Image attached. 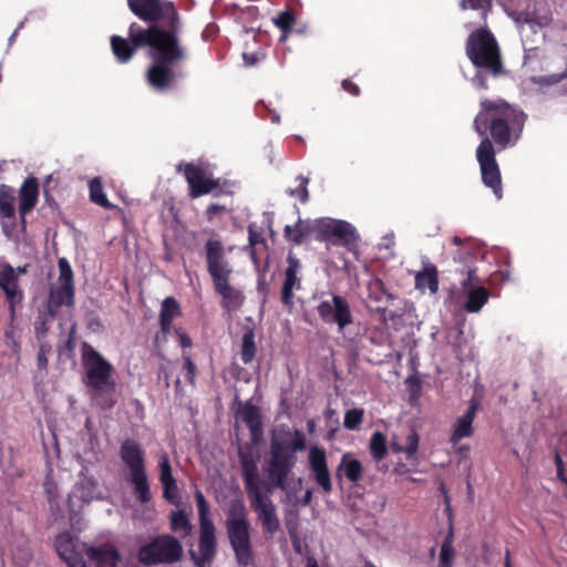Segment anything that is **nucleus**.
<instances>
[{
    "label": "nucleus",
    "instance_id": "obj_1",
    "mask_svg": "<svg viewBox=\"0 0 567 567\" xmlns=\"http://www.w3.org/2000/svg\"><path fill=\"white\" fill-rule=\"evenodd\" d=\"M127 35L111 37V49L116 61L122 64L128 63L137 50L146 49L152 59L145 74L147 84L161 93L173 89L177 78L174 66L186 58L166 45L167 35L156 28H143L136 22L130 24Z\"/></svg>",
    "mask_w": 567,
    "mask_h": 567
},
{
    "label": "nucleus",
    "instance_id": "obj_2",
    "mask_svg": "<svg viewBox=\"0 0 567 567\" xmlns=\"http://www.w3.org/2000/svg\"><path fill=\"white\" fill-rule=\"evenodd\" d=\"M307 447L306 435L300 430H295L291 441L272 439L269 456L264 465L267 480L264 483V492L248 496L251 508L257 513L265 534L274 535L280 527V520L276 513V506L270 495L276 489L287 491L288 478L297 464V452Z\"/></svg>",
    "mask_w": 567,
    "mask_h": 567
},
{
    "label": "nucleus",
    "instance_id": "obj_3",
    "mask_svg": "<svg viewBox=\"0 0 567 567\" xmlns=\"http://www.w3.org/2000/svg\"><path fill=\"white\" fill-rule=\"evenodd\" d=\"M527 114L517 105L502 97H484L473 121V130L482 138L480 144L489 143L501 152L514 147L522 138Z\"/></svg>",
    "mask_w": 567,
    "mask_h": 567
},
{
    "label": "nucleus",
    "instance_id": "obj_4",
    "mask_svg": "<svg viewBox=\"0 0 567 567\" xmlns=\"http://www.w3.org/2000/svg\"><path fill=\"white\" fill-rule=\"evenodd\" d=\"M465 52L477 70L471 80L476 89H488L487 74L493 78L506 74L498 42L487 28H480L470 33Z\"/></svg>",
    "mask_w": 567,
    "mask_h": 567
},
{
    "label": "nucleus",
    "instance_id": "obj_5",
    "mask_svg": "<svg viewBox=\"0 0 567 567\" xmlns=\"http://www.w3.org/2000/svg\"><path fill=\"white\" fill-rule=\"evenodd\" d=\"M131 12L148 22L145 28H156L167 35V45L187 59V51L181 42L182 20L173 2L168 0H127Z\"/></svg>",
    "mask_w": 567,
    "mask_h": 567
},
{
    "label": "nucleus",
    "instance_id": "obj_6",
    "mask_svg": "<svg viewBox=\"0 0 567 567\" xmlns=\"http://www.w3.org/2000/svg\"><path fill=\"white\" fill-rule=\"evenodd\" d=\"M203 255L214 289L223 299V306L229 310L240 308L245 296L230 285L233 267L221 239L216 235L208 238L204 244Z\"/></svg>",
    "mask_w": 567,
    "mask_h": 567
},
{
    "label": "nucleus",
    "instance_id": "obj_7",
    "mask_svg": "<svg viewBox=\"0 0 567 567\" xmlns=\"http://www.w3.org/2000/svg\"><path fill=\"white\" fill-rule=\"evenodd\" d=\"M82 363L85 370V385L94 404L102 410H110L116 404L115 386L112 379L113 365L90 343L81 346Z\"/></svg>",
    "mask_w": 567,
    "mask_h": 567
},
{
    "label": "nucleus",
    "instance_id": "obj_8",
    "mask_svg": "<svg viewBox=\"0 0 567 567\" xmlns=\"http://www.w3.org/2000/svg\"><path fill=\"white\" fill-rule=\"evenodd\" d=\"M227 536L239 567H254L255 554L250 542V525L243 504H234L226 520Z\"/></svg>",
    "mask_w": 567,
    "mask_h": 567
},
{
    "label": "nucleus",
    "instance_id": "obj_9",
    "mask_svg": "<svg viewBox=\"0 0 567 567\" xmlns=\"http://www.w3.org/2000/svg\"><path fill=\"white\" fill-rule=\"evenodd\" d=\"M120 457L130 470L127 481L133 485V493L140 504L152 501V493L146 472L145 452L141 444L132 439H126L120 447Z\"/></svg>",
    "mask_w": 567,
    "mask_h": 567
},
{
    "label": "nucleus",
    "instance_id": "obj_10",
    "mask_svg": "<svg viewBox=\"0 0 567 567\" xmlns=\"http://www.w3.org/2000/svg\"><path fill=\"white\" fill-rule=\"evenodd\" d=\"M184 548L181 540L171 534L150 537L140 546L136 559L143 567L172 565L182 560Z\"/></svg>",
    "mask_w": 567,
    "mask_h": 567
},
{
    "label": "nucleus",
    "instance_id": "obj_11",
    "mask_svg": "<svg viewBox=\"0 0 567 567\" xmlns=\"http://www.w3.org/2000/svg\"><path fill=\"white\" fill-rule=\"evenodd\" d=\"M198 518H199V538L198 553L190 550V558L197 567L210 565L217 553L216 528L209 517V505L202 491L194 493Z\"/></svg>",
    "mask_w": 567,
    "mask_h": 567
},
{
    "label": "nucleus",
    "instance_id": "obj_12",
    "mask_svg": "<svg viewBox=\"0 0 567 567\" xmlns=\"http://www.w3.org/2000/svg\"><path fill=\"white\" fill-rule=\"evenodd\" d=\"M176 171L178 173L183 172L188 184V196L193 199L220 188V179L214 178L213 174L200 164L181 163L176 166Z\"/></svg>",
    "mask_w": 567,
    "mask_h": 567
},
{
    "label": "nucleus",
    "instance_id": "obj_13",
    "mask_svg": "<svg viewBox=\"0 0 567 567\" xmlns=\"http://www.w3.org/2000/svg\"><path fill=\"white\" fill-rule=\"evenodd\" d=\"M316 309L321 321L337 326L339 332L353 323L350 303L343 296L332 293L331 299L321 300Z\"/></svg>",
    "mask_w": 567,
    "mask_h": 567
},
{
    "label": "nucleus",
    "instance_id": "obj_14",
    "mask_svg": "<svg viewBox=\"0 0 567 567\" xmlns=\"http://www.w3.org/2000/svg\"><path fill=\"white\" fill-rule=\"evenodd\" d=\"M476 159L480 165L483 184L491 188L495 197L503 198L502 175L496 161V150L489 146V143L478 144L476 148Z\"/></svg>",
    "mask_w": 567,
    "mask_h": 567
},
{
    "label": "nucleus",
    "instance_id": "obj_15",
    "mask_svg": "<svg viewBox=\"0 0 567 567\" xmlns=\"http://www.w3.org/2000/svg\"><path fill=\"white\" fill-rule=\"evenodd\" d=\"M462 276L460 281L463 292L466 295L464 309L467 312H478L488 301L489 292L483 286L482 280L477 276L475 267L466 266L457 270Z\"/></svg>",
    "mask_w": 567,
    "mask_h": 567
},
{
    "label": "nucleus",
    "instance_id": "obj_16",
    "mask_svg": "<svg viewBox=\"0 0 567 567\" xmlns=\"http://www.w3.org/2000/svg\"><path fill=\"white\" fill-rule=\"evenodd\" d=\"M308 462L316 483L326 494L331 493L332 482L328 468L326 450L318 445L311 446L309 450Z\"/></svg>",
    "mask_w": 567,
    "mask_h": 567
},
{
    "label": "nucleus",
    "instance_id": "obj_17",
    "mask_svg": "<svg viewBox=\"0 0 567 567\" xmlns=\"http://www.w3.org/2000/svg\"><path fill=\"white\" fill-rule=\"evenodd\" d=\"M286 260L287 268L285 270V280L281 288L280 299L284 305L291 306L293 302V290L300 289L301 287V278L298 277L301 269V262L292 252L288 254Z\"/></svg>",
    "mask_w": 567,
    "mask_h": 567
},
{
    "label": "nucleus",
    "instance_id": "obj_18",
    "mask_svg": "<svg viewBox=\"0 0 567 567\" xmlns=\"http://www.w3.org/2000/svg\"><path fill=\"white\" fill-rule=\"evenodd\" d=\"M54 544L56 553L69 567H87L81 551L76 548L78 539L69 532L59 534L55 537Z\"/></svg>",
    "mask_w": 567,
    "mask_h": 567
},
{
    "label": "nucleus",
    "instance_id": "obj_19",
    "mask_svg": "<svg viewBox=\"0 0 567 567\" xmlns=\"http://www.w3.org/2000/svg\"><path fill=\"white\" fill-rule=\"evenodd\" d=\"M74 287L56 285L50 289L47 303V311L43 313V320L54 319L59 316L61 307H73L74 305Z\"/></svg>",
    "mask_w": 567,
    "mask_h": 567
},
{
    "label": "nucleus",
    "instance_id": "obj_20",
    "mask_svg": "<svg viewBox=\"0 0 567 567\" xmlns=\"http://www.w3.org/2000/svg\"><path fill=\"white\" fill-rule=\"evenodd\" d=\"M478 408H480L478 401L475 399H472L470 401L466 412L455 420V422L453 424V429H452V434L450 437V443L452 445H456L463 439H468L473 435V433H474L473 422L475 420Z\"/></svg>",
    "mask_w": 567,
    "mask_h": 567
},
{
    "label": "nucleus",
    "instance_id": "obj_21",
    "mask_svg": "<svg viewBox=\"0 0 567 567\" xmlns=\"http://www.w3.org/2000/svg\"><path fill=\"white\" fill-rule=\"evenodd\" d=\"M240 467L247 495L250 496L262 492L261 485L264 486L265 482H260L257 462L250 455L241 454Z\"/></svg>",
    "mask_w": 567,
    "mask_h": 567
},
{
    "label": "nucleus",
    "instance_id": "obj_22",
    "mask_svg": "<svg viewBox=\"0 0 567 567\" xmlns=\"http://www.w3.org/2000/svg\"><path fill=\"white\" fill-rule=\"evenodd\" d=\"M86 556L96 567H116L121 560L120 551L114 546L107 544L87 547Z\"/></svg>",
    "mask_w": 567,
    "mask_h": 567
},
{
    "label": "nucleus",
    "instance_id": "obj_23",
    "mask_svg": "<svg viewBox=\"0 0 567 567\" xmlns=\"http://www.w3.org/2000/svg\"><path fill=\"white\" fill-rule=\"evenodd\" d=\"M0 287L6 292L11 308L20 300V292L17 289V275L11 266H0Z\"/></svg>",
    "mask_w": 567,
    "mask_h": 567
},
{
    "label": "nucleus",
    "instance_id": "obj_24",
    "mask_svg": "<svg viewBox=\"0 0 567 567\" xmlns=\"http://www.w3.org/2000/svg\"><path fill=\"white\" fill-rule=\"evenodd\" d=\"M285 238L295 245H301L307 237L313 236V220L299 218L293 226L287 225L284 229Z\"/></svg>",
    "mask_w": 567,
    "mask_h": 567
},
{
    "label": "nucleus",
    "instance_id": "obj_25",
    "mask_svg": "<svg viewBox=\"0 0 567 567\" xmlns=\"http://www.w3.org/2000/svg\"><path fill=\"white\" fill-rule=\"evenodd\" d=\"M363 474V466L359 460L351 458L349 454H344L337 467V477L346 476L351 483L357 484Z\"/></svg>",
    "mask_w": 567,
    "mask_h": 567
},
{
    "label": "nucleus",
    "instance_id": "obj_26",
    "mask_svg": "<svg viewBox=\"0 0 567 567\" xmlns=\"http://www.w3.org/2000/svg\"><path fill=\"white\" fill-rule=\"evenodd\" d=\"M358 239L357 229L350 223L341 220L330 243L336 246H343L350 250L355 247Z\"/></svg>",
    "mask_w": 567,
    "mask_h": 567
},
{
    "label": "nucleus",
    "instance_id": "obj_27",
    "mask_svg": "<svg viewBox=\"0 0 567 567\" xmlns=\"http://www.w3.org/2000/svg\"><path fill=\"white\" fill-rule=\"evenodd\" d=\"M35 203V177H29L20 189L19 212L21 218L30 213Z\"/></svg>",
    "mask_w": 567,
    "mask_h": 567
},
{
    "label": "nucleus",
    "instance_id": "obj_28",
    "mask_svg": "<svg viewBox=\"0 0 567 567\" xmlns=\"http://www.w3.org/2000/svg\"><path fill=\"white\" fill-rule=\"evenodd\" d=\"M275 25L281 31L280 41H286L288 37L292 33H303L305 28L295 29L293 24L296 22V14L291 10H285L277 14L276 18L272 19Z\"/></svg>",
    "mask_w": 567,
    "mask_h": 567
},
{
    "label": "nucleus",
    "instance_id": "obj_29",
    "mask_svg": "<svg viewBox=\"0 0 567 567\" xmlns=\"http://www.w3.org/2000/svg\"><path fill=\"white\" fill-rule=\"evenodd\" d=\"M415 287L417 289H425L432 293H436L439 290V274L434 265L429 264L424 269L415 276Z\"/></svg>",
    "mask_w": 567,
    "mask_h": 567
},
{
    "label": "nucleus",
    "instance_id": "obj_30",
    "mask_svg": "<svg viewBox=\"0 0 567 567\" xmlns=\"http://www.w3.org/2000/svg\"><path fill=\"white\" fill-rule=\"evenodd\" d=\"M240 416L244 423L248 426L251 437L257 439L262 431L261 417L258 408L247 403L244 406Z\"/></svg>",
    "mask_w": 567,
    "mask_h": 567
},
{
    "label": "nucleus",
    "instance_id": "obj_31",
    "mask_svg": "<svg viewBox=\"0 0 567 567\" xmlns=\"http://www.w3.org/2000/svg\"><path fill=\"white\" fill-rule=\"evenodd\" d=\"M169 528L173 533H179L186 537L192 532V524L184 509L173 511L169 515Z\"/></svg>",
    "mask_w": 567,
    "mask_h": 567
},
{
    "label": "nucleus",
    "instance_id": "obj_32",
    "mask_svg": "<svg viewBox=\"0 0 567 567\" xmlns=\"http://www.w3.org/2000/svg\"><path fill=\"white\" fill-rule=\"evenodd\" d=\"M90 200L105 209H113V205L103 192V184L100 177H94L89 182Z\"/></svg>",
    "mask_w": 567,
    "mask_h": 567
},
{
    "label": "nucleus",
    "instance_id": "obj_33",
    "mask_svg": "<svg viewBox=\"0 0 567 567\" xmlns=\"http://www.w3.org/2000/svg\"><path fill=\"white\" fill-rule=\"evenodd\" d=\"M257 347L255 342V332L247 329L241 338L240 360L244 364H249L255 359Z\"/></svg>",
    "mask_w": 567,
    "mask_h": 567
},
{
    "label": "nucleus",
    "instance_id": "obj_34",
    "mask_svg": "<svg viewBox=\"0 0 567 567\" xmlns=\"http://www.w3.org/2000/svg\"><path fill=\"white\" fill-rule=\"evenodd\" d=\"M453 538L454 534L453 530L451 529L441 545L440 567H452L455 557V550L453 548Z\"/></svg>",
    "mask_w": 567,
    "mask_h": 567
},
{
    "label": "nucleus",
    "instance_id": "obj_35",
    "mask_svg": "<svg viewBox=\"0 0 567 567\" xmlns=\"http://www.w3.org/2000/svg\"><path fill=\"white\" fill-rule=\"evenodd\" d=\"M388 452L385 435L381 432H374L370 440V453L375 461H381Z\"/></svg>",
    "mask_w": 567,
    "mask_h": 567
},
{
    "label": "nucleus",
    "instance_id": "obj_36",
    "mask_svg": "<svg viewBox=\"0 0 567 567\" xmlns=\"http://www.w3.org/2000/svg\"><path fill=\"white\" fill-rule=\"evenodd\" d=\"M182 315L181 307L175 298L167 297L163 300L159 319L173 322L176 317Z\"/></svg>",
    "mask_w": 567,
    "mask_h": 567
},
{
    "label": "nucleus",
    "instance_id": "obj_37",
    "mask_svg": "<svg viewBox=\"0 0 567 567\" xmlns=\"http://www.w3.org/2000/svg\"><path fill=\"white\" fill-rule=\"evenodd\" d=\"M391 449L393 452H404L409 458L414 456L419 449V434L412 429L406 436L405 446H401L398 443L392 442Z\"/></svg>",
    "mask_w": 567,
    "mask_h": 567
},
{
    "label": "nucleus",
    "instance_id": "obj_38",
    "mask_svg": "<svg viewBox=\"0 0 567 567\" xmlns=\"http://www.w3.org/2000/svg\"><path fill=\"white\" fill-rule=\"evenodd\" d=\"M59 183H60L59 173H52V174L48 175L43 183V194H44L45 202L52 208L58 207V204L53 197V192L59 186Z\"/></svg>",
    "mask_w": 567,
    "mask_h": 567
},
{
    "label": "nucleus",
    "instance_id": "obj_39",
    "mask_svg": "<svg viewBox=\"0 0 567 567\" xmlns=\"http://www.w3.org/2000/svg\"><path fill=\"white\" fill-rule=\"evenodd\" d=\"M58 285L74 287V275L69 261L65 258H60L58 261Z\"/></svg>",
    "mask_w": 567,
    "mask_h": 567
},
{
    "label": "nucleus",
    "instance_id": "obj_40",
    "mask_svg": "<svg viewBox=\"0 0 567 567\" xmlns=\"http://www.w3.org/2000/svg\"><path fill=\"white\" fill-rule=\"evenodd\" d=\"M333 218H318L313 220V238L318 241H328L329 229Z\"/></svg>",
    "mask_w": 567,
    "mask_h": 567
},
{
    "label": "nucleus",
    "instance_id": "obj_41",
    "mask_svg": "<svg viewBox=\"0 0 567 567\" xmlns=\"http://www.w3.org/2000/svg\"><path fill=\"white\" fill-rule=\"evenodd\" d=\"M159 470V482L162 485H169L175 482V477L172 472V466L167 454H163L158 462Z\"/></svg>",
    "mask_w": 567,
    "mask_h": 567
},
{
    "label": "nucleus",
    "instance_id": "obj_42",
    "mask_svg": "<svg viewBox=\"0 0 567 567\" xmlns=\"http://www.w3.org/2000/svg\"><path fill=\"white\" fill-rule=\"evenodd\" d=\"M363 410L362 409H351L348 410L344 414L343 426L347 430H358L363 421Z\"/></svg>",
    "mask_w": 567,
    "mask_h": 567
},
{
    "label": "nucleus",
    "instance_id": "obj_43",
    "mask_svg": "<svg viewBox=\"0 0 567 567\" xmlns=\"http://www.w3.org/2000/svg\"><path fill=\"white\" fill-rule=\"evenodd\" d=\"M13 196L8 192L0 193V215L10 218L13 215Z\"/></svg>",
    "mask_w": 567,
    "mask_h": 567
},
{
    "label": "nucleus",
    "instance_id": "obj_44",
    "mask_svg": "<svg viewBox=\"0 0 567 567\" xmlns=\"http://www.w3.org/2000/svg\"><path fill=\"white\" fill-rule=\"evenodd\" d=\"M298 179L300 181L299 186L296 189L289 190V194L291 196H297L302 204L307 203L309 199V193H308V183L309 179L302 175L298 176Z\"/></svg>",
    "mask_w": 567,
    "mask_h": 567
},
{
    "label": "nucleus",
    "instance_id": "obj_45",
    "mask_svg": "<svg viewBox=\"0 0 567 567\" xmlns=\"http://www.w3.org/2000/svg\"><path fill=\"white\" fill-rule=\"evenodd\" d=\"M382 296H385L386 300L393 299V296L386 291L382 280L377 279L370 285V297H373L375 300H381Z\"/></svg>",
    "mask_w": 567,
    "mask_h": 567
},
{
    "label": "nucleus",
    "instance_id": "obj_46",
    "mask_svg": "<svg viewBox=\"0 0 567 567\" xmlns=\"http://www.w3.org/2000/svg\"><path fill=\"white\" fill-rule=\"evenodd\" d=\"M183 360H184V370L186 372L185 379L189 384L194 385L196 373H197L196 364L192 360V358L186 353L183 354Z\"/></svg>",
    "mask_w": 567,
    "mask_h": 567
},
{
    "label": "nucleus",
    "instance_id": "obj_47",
    "mask_svg": "<svg viewBox=\"0 0 567 567\" xmlns=\"http://www.w3.org/2000/svg\"><path fill=\"white\" fill-rule=\"evenodd\" d=\"M163 487V497L172 503L176 504L178 502L179 495H178V487L176 481L173 482V484L169 485H162Z\"/></svg>",
    "mask_w": 567,
    "mask_h": 567
},
{
    "label": "nucleus",
    "instance_id": "obj_48",
    "mask_svg": "<svg viewBox=\"0 0 567 567\" xmlns=\"http://www.w3.org/2000/svg\"><path fill=\"white\" fill-rule=\"evenodd\" d=\"M462 9L484 10L491 7V0H462Z\"/></svg>",
    "mask_w": 567,
    "mask_h": 567
},
{
    "label": "nucleus",
    "instance_id": "obj_49",
    "mask_svg": "<svg viewBox=\"0 0 567 567\" xmlns=\"http://www.w3.org/2000/svg\"><path fill=\"white\" fill-rule=\"evenodd\" d=\"M219 32V28L216 23H208L202 32L204 41H213Z\"/></svg>",
    "mask_w": 567,
    "mask_h": 567
},
{
    "label": "nucleus",
    "instance_id": "obj_50",
    "mask_svg": "<svg viewBox=\"0 0 567 567\" xmlns=\"http://www.w3.org/2000/svg\"><path fill=\"white\" fill-rule=\"evenodd\" d=\"M341 86L346 92H348L352 96H359L361 93L359 85L349 79L343 80Z\"/></svg>",
    "mask_w": 567,
    "mask_h": 567
},
{
    "label": "nucleus",
    "instance_id": "obj_51",
    "mask_svg": "<svg viewBox=\"0 0 567 567\" xmlns=\"http://www.w3.org/2000/svg\"><path fill=\"white\" fill-rule=\"evenodd\" d=\"M175 333L178 337L181 347L190 348L193 346L192 338L188 334H186L182 328H176Z\"/></svg>",
    "mask_w": 567,
    "mask_h": 567
},
{
    "label": "nucleus",
    "instance_id": "obj_52",
    "mask_svg": "<svg viewBox=\"0 0 567 567\" xmlns=\"http://www.w3.org/2000/svg\"><path fill=\"white\" fill-rule=\"evenodd\" d=\"M225 210V206L218 204H210L206 208V215L208 219H213L214 216Z\"/></svg>",
    "mask_w": 567,
    "mask_h": 567
},
{
    "label": "nucleus",
    "instance_id": "obj_53",
    "mask_svg": "<svg viewBox=\"0 0 567 567\" xmlns=\"http://www.w3.org/2000/svg\"><path fill=\"white\" fill-rule=\"evenodd\" d=\"M248 239L251 246L256 245L259 241H262L260 234L254 229L252 225H249L248 227Z\"/></svg>",
    "mask_w": 567,
    "mask_h": 567
},
{
    "label": "nucleus",
    "instance_id": "obj_54",
    "mask_svg": "<svg viewBox=\"0 0 567 567\" xmlns=\"http://www.w3.org/2000/svg\"><path fill=\"white\" fill-rule=\"evenodd\" d=\"M172 323L173 322L159 319V326H161V332L163 334V340H166L167 336L169 334L171 329H172Z\"/></svg>",
    "mask_w": 567,
    "mask_h": 567
},
{
    "label": "nucleus",
    "instance_id": "obj_55",
    "mask_svg": "<svg viewBox=\"0 0 567 567\" xmlns=\"http://www.w3.org/2000/svg\"><path fill=\"white\" fill-rule=\"evenodd\" d=\"M158 377L159 378L163 377V379L165 380L166 386L169 385V373L167 372V370H166L164 364H161V367H159Z\"/></svg>",
    "mask_w": 567,
    "mask_h": 567
},
{
    "label": "nucleus",
    "instance_id": "obj_56",
    "mask_svg": "<svg viewBox=\"0 0 567 567\" xmlns=\"http://www.w3.org/2000/svg\"><path fill=\"white\" fill-rule=\"evenodd\" d=\"M243 58L248 65H255L258 62V58L255 54L244 53Z\"/></svg>",
    "mask_w": 567,
    "mask_h": 567
},
{
    "label": "nucleus",
    "instance_id": "obj_57",
    "mask_svg": "<svg viewBox=\"0 0 567 567\" xmlns=\"http://www.w3.org/2000/svg\"><path fill=\"white\" fill-rule=\"evenodd\" d=\"M339 223H341V220H339V219L332 220V225H331V227L329 229V234H328V241H330L332 239L337 228L339 227Z\"/></svg>",
    "mask_w": 567,
    "mask_h": 567
},
{
    "label": "nucleus",
    "instance_id": "obj_58",
    "mask_svg": "<svg viewBox=\"0 0 567 567\" xmlns=\"http://www.w3.org/2000/svg\"><path fill=\"white\" fill-rule=\"evenodd\" d=\"M555 465H556V470L564 468V462L557 451L555 452Z\"/></svg>",
    "mask_w": 567,
    "mask_h": 567
},
{
    "label": "nucleus",
    "instance_id": "obj_59",
    "mask_svg": "<svg viewBox=\"0 0 567 567\" xmlns=\"http://www.w3.org/2000/svg\"><path fill=\"white\" fill-rule=\"evenodd\" d=\"M556 475H557V478L563 482L564 484L567 483V477L565 476V472H564V468H558L556 470Z\"/></svg>",
    "mask_w": 567,
    "mask_h": 567
},
{
    "label": "nucleus",
    "instance_id": "obj_60",
    "mask_svg": "<svg viewBox=\"0 0 567 567\" xmlns=\"http://www.w3.org/2000/svg\"><path fill=\"white\" fill-rule=\"evenodd\" d=\"M311 497H312V492L311 491H307L303 495V498H302V504L307 505L310 503L311 501Z\"/></svg>",
    "mask_w": 567,
    "mask_h": 567
},
{
    "label": "nucleus",
    "instance_id": "obj_61",
    "mask_svg": "<svg viewBox=\"0 0 567 567\" xmlns=\"http://www.w3.org/2000/svg\"><path fill=\"white\" fill-rule=\"evenodd\" d=\"M505 567H512V564H511V551H509L508 548L505 550Z\"/></svg>",
    "mask_w": 567,
    "mask_h": 567
},
{
    "label": "nucleus",
    "instance_id": "obj_62",
    "mask_svg": "<svg viewBox=\"0 0 567 567\" xmlns=\"http://www.w3.org/2000/svg\"><path fill=\"white\" fill-rule=\"evenodd\" d=\"M47 360L42 358L41 355H38V367H41L42 364H45Z\"/></svg>",
    "mask_w": 567,
    "mask_h": 567
},
{
    "label": "nucleus",
    "instance_id": "obj_63",
    "mask_svg": "<svg viewBox=\"0 0 567 567\" xmlns=\"http://www.w3.org/2000/svg\"><path fill=\"white\" fill-rule=\"evenodd\" d=\"M452 243L454 245H461L462 244V239L457 236H454L453 239H452Z\"/></svg>",
    "mask_w": 567,
    "mask_h": 567
},
{
    "label": "nucleus",
    "instance_id": "obj_64",
    "mask_svg": "<svg viewBox=\"0 0 567 567\" xmlns=\"http://www.w3.org/2000/svg\"><path fill=\"white\" fill-rule=\"evenodd\" d=\"M563 494L567 498V483H565V489H564Z\"/></svg>",
    "mask_w": 567,
    "mask_h": 567
}]
</instances>
